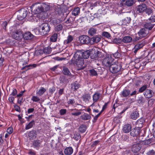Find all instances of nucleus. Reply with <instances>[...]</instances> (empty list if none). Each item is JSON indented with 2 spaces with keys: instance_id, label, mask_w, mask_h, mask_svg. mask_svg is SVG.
Masks as SVG:
<instances>
[{
  "instance_id": "obj_1",
  "label": "nucleus",
  "mask_w": 155,
  "mask_h": 155,
  "mask_svg": "<svg viewBox=\"0 0 155 155\" xmlns=\"http://www.w3.org/2000/svg\"><path fill=\"white\" fill-rule=\"evenodd\" d=\"M81 54L80 52H76L71 59L72 63L76 64V66L78 68V70L83 69L84 68L83 66L84 63V60L81 57Z\"/></svg>"
},
{
  "instance_id": "obj_2",
  "label": "nucleus",
  "mask_w": 155,
  "mask_h": 155,
  "mask_svg": "<svg viewBox=\"0 0 155 155\" xmlns=\"http://www.w3.org/2000/svg\"><path fill=\"white\" fill-rule=\"evenodd\" d=\"M37 5L38 6L32 9H33V11L35 14H39L41 12L47 11L50 9L49 6L44 3L38 4Z\"/></svg>"
},
{
  "instance_id": "obj_3",
  "label": "nucleus",
  "mask_w": 155,
  "mask_h": 155,
  "mask_svg": "<svg viewBox=\"0 0 155 155\" xmlns=\"http://www.w3.org/2000/svg\"><path fill=\"white\" fill-rule=\"evenodd\" d=\"M50 30V25L48 23H45L39 26L38 31L40 35H44L47 34Z\"/></svg>"
},
{
  "instance_id": "obj_4",
  "label": "nucleus",
  "mask_w": 155,
  "mask_h": 155,
  "mask_svg": "<svg viewBox=\"0 0 155 155\" xmlns=\"http://www.w3.org/2000/svg\"><path fill=\"white\" fill-rule=\"evenodd\" d=\"M122 66L120 63L117 61H114L109 68L110 72L112 73H116L120 71Z\"/></svg>"
},
{
  "instance_id": "obj_5",
  "label": "nucleus",
  "mask_w": 155,
  "mask_h": 155,
  "mask_svg": "<svg viewBox=\"0 0 155 155\" xmlns=\"http://www.w3.org/2000/svg\"><path fill=\"white\" fill-rule=\"evenodd\" d=\"M114 61V59L112 58L111 56L108 55L105 57L103 59L102 64L105 66L110 68Z\"/></svg>"
},
{
  "instance_id": "obj_6",
  "label": "nucleus",
  "mask_w": 155,
  "mask_h": 155,
  "mask_svg": "<svg viewBox=\"0 0 155 155\" xmlns=\"http://www.w3.org/2000/svg\"><path fill=\"white\" fill-rule=\"evenodd\" d=\"M80 43L83 44L91 45V38L87 35H82L80 36L79 39Z\"/></svg>"
},
{
  "instance_id": "obj_7",
  "label": "nucleus",
  "mask_w": 155,
  "mask_h": 155,
  "mask_svg": "<svg viewBox=\"0 0 155 155\" xmlns=\"http://www.w3.org/2000/svg\"><path fill=\"white\" fill-rule=\"evenodd\" d=\"M27 11L24 9H21L17 12V18L19 20H22L27 16Z\"/></svg>"
},
{
  "instance_id": "obj_8",
  "label": "nucleus",
  "mask_w": 155,
  "mask_h": 155,
  "mask_svg": "<svg viewBox=\"0 0 155 155\" xmlns=\"http://www.w3.org/2000/svg\"><path fill=\"white\" fill-rule=\"evenodd\" d=\"M147 8V5L144 4H142L137 6L136 11L137 13H142L145 12Z\"/></svg>"
},
{
  "instance_id": "obj_9",
  "label": "nucleus",
  "mask_w": 155,
  "mask_h": 155,
  "mask_svg": "<svg viewBox=\"0 0 155 155\" xmlns=\"http://www.w3.org/2000/svg\"><path fill=\"white\" fill-rule=\"evenodd\" d=\"M23 35L20 30L15 31L13 32L12 36L13 38L17 40H19L23 37Z\"/></svg>"
},
{
  "instance_id": "obj_10",
  "label": "nucleus",
  "mask_w": 155,
  "mask_h": 155,
  "mask_svg": "<svg viewBox=\"0 0 155 155\" xmlns=\"http://www.w3.org/2000/svg\"><path fill=\"white\" fill-rule=\"evenodd\" d=\"M145 45V42L144 41H142L136 44L133 49L134 52L136 54L138 50L142 48Z\"/></svg>"
},
{
  "instance_id": "obj_11",
  "label": "nucleus",
  "mask_w": 155,
  "mask_h": 155,
  "mask_svg": "<svg viewBox=\"0 0 155 155\" xmlns=\"http://www.w3.org/2000/svg\"><path fill=\"white\" fill-rule=\"evenodd\" d=\"M141 145L140 143H134L132 145L131 150L134 153H138L141 149Z\"/></svg>"
},
{
  "instance_id": "obj_12",
  "label": "nucleus",
  "mask_w": 155,
  "mask_h": 155,
  "mask_svg": "<svg viewBox=\"0 0 155 155\" xmlns=\"http://www.w3.org/2000/svg\"><path fill=\"white\" fill-rule=\"evenodd\" d=\"M76 52H80L81 53V57L82 56L83 58L84 59H87L91 55V51L89 50H87L84 51H77Z\"/></svg>"
},
{
  "instance_id": "obj_13",
  "label": "nucleus",
  "mask_w": 155,
  "mask_h": 155,
  "mask_svg": "<svg viewBox=\"0 0 155 155\" xmlns=\"http://www.w3.org/2000/svg\"><path fill=\"white\" fill-rule=\"evenodd\" d=\"M37 136V133L35 130H32L28 133V137L30 140L35 139Z\"/></svg>"
},
{
  "instance_id": "obj_14",
  "label": "nucleus",
  "mask_w": 155,
  "mask_h": 155,
  "mask_svg": "<svg viewBox=\"0 0 155 155\" xmlns=\"http://www.w3.org/2000/svg\"><path fill=\"white\" fill-rule=\"evenodd\" d=\"M134 4V0H122L120 4L122 5H126L130 7L132 6Z\"/></svg>"
},
{
  "instance_id": "obj_15",
  "label": "nucleus",
  "mask_w": 155,
  "mask_h": 155,
  "mask_svg": "<svg viewBox=\"0 0 155 155\" xmlns=\"http://www.w3.org/2000/svg\"><path fill=\"white\" fill-rule=\"evenodd\" d=\"M92 50V51H91V58L93 59L97 58L100 55V52L95 49Z\"/></svg>"
},
{
  "instance_id": "obj_16",
  "label": "nucleus",
  "mask_w": 155,
  "mask_h": 155,
  "mask_svg": "<svg viewBox=\"0 0 155 155\" xmlns=\"http://www.w3.org/2000/svg\"><path fill=\"white\" fill-rule=\"evenodd\" d=\"M140 129L136 127L134 129H132L130 133L131 136L133 137H135L140 135Z\"/></svg>"
},
{
  "instance_id": "obj_17",
  "label": "nucleus",
  "mask_w": 155,
  "mask_h": 155,
  "mask_svg": "<svg viewBox=\"0 0 155 155\" xmlns=\"http://www.w3.org/2000/svg\"><path fill=\"white\" fill-rule=\"evenodd\" d=\"M101 38V36L99 35H97L91 38V45L99 42L100 41Z\"/></svg>"
},
{
  "instance_id": "obj_18",
  "label": "nucleus",
  "mask_w": 155,
  "mask_h": 155,
  "mask_svg": "<svg viewBox=\"0 0 155 155\" xmlns=\"http://www.w3.org/2000/svg\"><path fill=\"white\" fill-rule=\"evenodd\" d=\"M138 33L141 38L147 36L148 33V31L145 28H142L140 29Z\"/></svg>"
},
{
  "instance_id": "obj_19",
  "label": "nucleus",
  "mask_w": 155,
  "mask_h": 155,
  "mask_svg": "<svg viewBox=\"0 0 155 155\" xmlns=\"http://www.w3.org/2000/svg\"><path fill=\"white\" fill-rule=\"evenodd\" d=\"M34 36L30 32L25 33L23 35L24 39L26 40H31L34 38Z\"/></svg>"
},
{
  "instance_id": "obj_20",
  "label": "nucleus",
  "mask_w": 155,
  "mask_h": 155,
  "mask_svg": "<svg viewBox=\"0 0 155 155\" xmlns=\"http://www.w3.org/2000/svg\"><path fill=\"white\" fill-rule=\"evenodd\" d=\"M131 125L127 124L124 125L123 127V131L124 133H128L131 131Z\"/></svg>"
},
{
  "instance_id": "obj_21",
  "label": "nucleus",
  "mask_w": 155,
  "mask_h": 155,
  "mask_svg": "<svg viewBox=\"0 0 155 155\" xmlns=\"http://www.w3.org/2000/svg\"><path fill=\"white\" fill-rule=\"evenodd\" d=\"M144 122V120L143 118H141L138 120L136 122V127L139 128L140 129L143 125V123Z\"/></svg>"
},
{
  "instance_id": "obj_22",
  "label": "nucleus",
  "mask_w": 155,
  "mask_h": 155,
  "mask_svg": "<svg viewBox=\"0 0 155 155\" xmlns=\"http://www.w3.org/2000/svg\"><path fill=\"white\" fill-rule=\"evenodd\" d=\"M42 141L39 140H35L33 142V145L35 148H38L41 147Z\"/></svg>"
},
{
  "instance_id": "obj_23",
  "label": "nucleus",
  "mask_w": 155,
  "mask_h": 155,
  "mask_svg": "<svg viewBox=\"0 0 155 155\" xmlns=\"http://www.w3.org/2000/svg\"><path fill=\"white\" fill-rule=\"evenodd\" d=\"M144 96L147 98H149L153 95V91L150 89H147L144 94Z\"/></svg>"
},
{
  "instance_id": "obj_24",
  "label": "nucleus",
  "mask_w": 155,
  "mask_h": 155,
  "mask_svg": "<svg viewBox=\"0 0 155 155\" xmlns=\"http://www.w3.org/2000/svg\"><path fill=\"white\" fill-rule=\"evenodd\" d=\"M37 66V65L35 64H30L28 65H26L23 67L21 70H25V71L28 70L29 69L36 67Z\"/></svg>"
},
{
  "instance_id": "obj_25",
  "label": "nucleus",
  "mask_w": 155,
  "mask_h": 155,
  "mask_svg": "<svg viewBox=\"0 0 155 155\" xmlns=\"http://www.w3.org/2000/svg\"><path fill=\"white\" fill-rule=\"evenodd\" d=\"M139 117V113L136 110L134 111L130 114V118L133 120H136Z\"/></svg>"
},
{
  "instance_id": "obj_26",
  "label": "nucleus",
  "mask_w": 155,
  "mask_h": 155,
  "mask_svg": "<svg viewBox=\"0 0 155 155\" xmlns=\"http://www.w3.org/2000/svg\"><path fill=\"white\" fill-rule=\"evenodd\" d=\"M73 152V150L72 147H68L66 148L64 150V153L67 155H71Z\"/></svg>"
},
{
  "instance_id": "obj_27",
  "label": "nucleus",
  "mask_w": 155,
  "mask_h": 155,
  "mask_svg": "<svg viewBox=\"0 0 155 155\" xmlns=\"http://www.w3.org/2000/svg\"><path fill=\"white\" fill-rule=\"evenodd\" d=\"M71 86V89L74 90V91H76L80 87V85L77 81H76L73 83H72Z\"/></svg>"
},
{
  "instance_id": "obj_28",
  "label": "nucleus",
  "mask_w": 155,
  "mask_h": 155,
  "mask_svg": "<svg viewBox=\"0 0 155 155\" xmlns=\"http://www.w3.org/2000/svg\"><path fill=\"white\" fill-rule=\"evenodd\" d=\"M63 73L65 75L70 76L71 75V74L68 69V68L65 66L63 67L62 70Z\"/></svg>"
},
{
  "instance_id": "obj_29",
  "label": "nucleus",
  "mask_w": 155,
  "mask_h": 155,
  "mask_svg": "<svg viewBox=\"0 0 155 155\" xmlns=\"http://www.w3.org/2000/svg\"><path fill=\"white\" fill-rule=\"evenodd\" d=\"M132 40V38L130 36H127L124 37L122 39V41L125 43H129Z\"/></svg>"
},
{
  "instance_id": "obj_30",
  "label": "nucleus",
  "mask_w": 155,
  "mask_h": 155,
  "mask_svg": "<svg viewBox=\"0 0 155 155\" xmlns=\"http://www.w3.org/2000/svg\"><path fill=\"white\" fill-rule=\"evenodd\" d=\"M130 91L128 89H124L122 92L121 94L123 97H126L128 96H130Z\"/></svg>"
},
{
  "instance_id": "obj_31",
  "label": "nucleus",
  "mask_w": 155,
  "mask_h": 155,
  "mask_svg": "<svg viewBox=\"0 0 155 155\" xmlns=\"http://www.w3.org/2000/svg\"><path fill=\"white\" fill-rule=\"evenodd\" d=\"M74 39V37L71 35H69L66 40L64 41V43L65 45L68 44L71 42Z\"/></svg>"
},
{
  "instance_id": "obj_32",
  "label": "nucleus",
  "mask_w": 155,
  "mask_h": 155,
  "mask_svg": "<svg viewBox=\"0 0 155 155\" xmlns=\"http://www.w3.org/2000/svg\"><path fill=\"white\" fill-rule=\"evenodd\" d=\"M82 98L84 101H89L91 98L90 95L89 94H84L82 96Z\"/></svg>"
},
{
  "instance_id": "obj_33",
  "label": "nucleus",
  "mask_w": 155,
  "mask_h": 155,
  "mask_svg": "<svg viewBox=\"0 0 155 155\" xmlns=\"http://www.w3.org/2000/svg\"><path fill=\"white\" fill-rule=\"evenodd\" d=\"M101 96L100 93H95L93 96V101L94 102H97L100 98Z\"/></svg>"
},
{
  "instance_id": "obj_34",
  "label": "nucleus",
  "mask_w": 155,
  "mask_h": 155,
  "mask_svg": "<svg viewBox=\"0 0 155 155\" xmlns=\"http://www.w3.org/2000/svg\"><path fill=\"white\" fill-rule=\"evenodd\" d=\"M154 26V24H152L150 22L146 23L144 25V27L146 29L151 30Z\"/></svg>"
},
{
  "instance_id": "obj_35",
  "label": "nucleus",
  "mask_w": 155,
  "mask_h": 155,
  "mask_svg": "<svg viewBox=\"0 0 155 155\" xmlns=\"http://www.w3.org/2000/svg\"><path fill=\"white\" fill-rule=\"evenodd\" d=\"M81 117L82 120H88L90 119L91 118V117L90 115L86 113L81 115Z\"/></svg>"
},
{
  "instance_id": "obj_36",
  "label": "nucleus",
  "mask_w": 155,
  "mask_h": 155,
  "mask_svg": "<svg viewBox=\"0 0 155 155\" xmlns=\"http://www.w3.org/2000/svg\"><path fill=\"white\" fill-rule=\"evenodd\" d=\"M35 124V121L32 120L28 124L26 125L25 127V129L28 130L29 129L31 128Z\"/></svg>"
},
{
  "instance_id": "obj_37",
  "label": "nucleus",
  "mask_w": 155,
  "mask_h": 155,
  "mask_svg": "<svg viewBox=\"0 0 155 155\" xmlns=\"http://www.w3.org/2000/svg\"><path fill=\"white\" fill-rule=\"evenodd\" d=\"M80 12V9L79 8L76 7L74 8L72 12V14L74 16L78 15Z\"/></svg>"
},
{
  "instance_id": "obj_38",
  "label": "nucleus",
  "mask_w": 155,
  "mask_h": 155,
  "mask_svg": "<svg viewBox=\"0 0 155 155\" xmlns=\"http://www.w3.org/2000/svg\"><path fill=\"white\" fill-rule=\"evenodd\" d=\"M46 90L45 88L41 87L39 91L37 92L36 94L39 96H41L45 92Z\"/></svg>"
},
{
  "instance_id": "obj_39",
  "label": "nucleus",
  "mask_w": 155,
  "mask_h": 155,
  "mask_svg": "<svg viewBox=\"0 0 155 155\" xmlns=\"http://www.w3.org/2000/svg\"><path fill=\"white\" fill-rule=\"evenodd\" d=\"M130 21L131 18L130 17H127L123 20L122 25H127V24L130 23Z\"/></svg>"
},
{
  "instance_id": "obj_40",
  "label": "nucleus",
  "mask_w": 155,
  "mask_h": 155,
  "mask_svg": "<svg viewBox=\"0 0 155 155\" xmlns=\"http://www.w3.org/2000/svg\"><path fill=\"white\" fill-rule=\"evenodd\" d=\"M97 30L94 28H91L88 31V33L91 36H93L96 34Z\"/></svg>"
},
{
  "instance_id": "obj_41",
  "label": "nucleus",
  "mask_w": 155,
  "mask_h": 155,
  "mask_svg": "<svg viewBox=\"0 0 155 155\" xmlns=\"http://www.w3.org/2000/svg\"><path fill=\"white\" fill-rule=\"evenodd\" d=\"M87 129L86 125L83 124L81 125L79 128V131L82 133L84 132Z\"/></svg>"
},
{
  "instance_id": "obj_42",
  "label": "nucleus",
  "mask_w": 155,
  "mask_h": 155,
  "mask_svg": "<svg viewBox=\"0 0 155 155\" xmlns=\"http://www.w3.org/2000/svg\"><path fill=\"white\" fill-rule=\"evenodd\" d=\"M153 142V139H149L147 140H146L143 141L142 143L143 145H147Z\"/></svg>"
},
{
  "instance_id": "obj_43",
  "label": "nucleus",
  "mask_w": 155,
  "mask_h": 155,
  "mask_svg": "<svg viewBox=\"0 0 155 155\" xmlns=\"http://www.w3.org/2000/svg\"><path fill=\"white\" fill-rule=\"evenodd\" d=\"M57 38V34L56 33L54 34L50 38V40L51 41L55 42L56 41Z\"/></svg>"
},
{
  "instance_id": "obj_44",
  "label": "nucleus",
  "mask_w": 155,
  "mask_h": 155,
  "mask_svg": "<svg viewBox=\"0 0 155 155\" xmlns=\"http://www.w3.org/2000/svg\"><path fill=\"white\" fill-rule=\"evenodd\" d=\"M63 26L61 24H60L58 25L55 28V30L57 31H59L62 30Z\"/></svg>"
},
{
  "instance_id": "obj_45",
  "label": "nucleus",
  "mask_w": 155,
  "mask_h": 155,
  "mask_svg": "<svg viewBox=\"0 0 155 155\" xmlns=\"http://www.w3.org/2000/svg\"><path fill=\"white\" fill-rule=\"evenodd\" d=\"M44 53L47 54H49L51 52V49L49 47L44 48L43 50Z\"/></svg>"
},
{
  "instance_id": "obj_46",
  "label": "nucleus",
  "mask_w": 155,
  "mask_h": 155,
  "mask_svg": "<svg viewBox=\"0 0 155 155\" xmlns=\"http://www.w3.org/2000/svg\"><path fill=\"white\" fill-rule=\"evenodd\" d=\"M146 155H155V150L152 149L147 151L146 153Z\"/></svg>"
},
{
  "instance_id": "obj_47",
  "label": "nucleus",
  "mask_w": 155,
  "mask_h": 155,
  "mask_svg": "<svg viewBox=\"0 0 155 155\" xmlns=\"http://www.w3.org/2000/svg\"><path fill=\"white\" fill-rule=\"evenodd\" d=\"M31 100L34 102H37L39 101L40 100L39 98L37 96H33Z\"/></svg>"
},
{
  "instance_id": "obj_48",
  "label": "nucleus",
  "mask_w": 155,
  "mask_h": 155,
  "mask_svg": "<svg viewBox=\"0 0 155 155\" xmlns=\"http://www.w3.org/2000/svg\"><path fill=\"white\" fill-rule=\"evenodd\" d=\"M145 99L143 97H139L138 100V102L139 104H142L145 102Z\"/></svg>"
},
{
  "instance_id": "obj_49",
  "label": "nucleus",
  "mask_w": 155,
  "mask_h": 155,
  "mask_svg": "<svg viewBox=\"0 0 155 155\" xmlns=\"http://www.w3.org/2000/svg\"><path fill=\"white\" fill-rule=\"evenodd\" d=\"M102 36L108 38L110 37L111 36L110 34L108 32L104 31L103 32L102 34Z\"/></svg>"
},
{
  "instance_id": "obj_50",
  "label": "nucleus",
  "mask_w": 155,
  "mask_h": 155,
  "mask_svg": "<svg viewBox=\"0 0 155 155\" xmlns=\"http://www.w3.org/2000/svg\"><path fill=\"white\" fill-rule=\"evenodd\" d=\"M147 86L148 85H147L143 86L140 88L139 91V92L140 93L143 92L147 88Z\"/></svg>"
},
{
  "instance_id": "obj_51",
  "label": "nucleus",
  "mask_w": 155,
  "mask_h": 155,
  "mask_svg": "<svg viewBox=\"0 0 155 155\" xmlns=\"http://www.w3.org/2000/svg\"><path fill=\"white\" fill-rule=\"evenodd\" d=\"M2 23L1 24L3 28L5 30H6V27L8 25V22L7 21H2Z\"/></svg>"
},
{
  "instance_id": "obj_52",
  "label": "nucleus",
  "mask_w": 155,
  "mask_h": 155,
  "mask_svg": "<svg viewBox=\"0 0 155 155\" xmlns=\"http://www.w3.org/2000/svg\"><path fill=\"white\" fill-rule=\"evenodd\" d=\"M146 14H147L148 15H151L153 12V10L150 8H147L145 11Z\"/></svg>"
},
{
  "instance_id": "obj_53",
  "label": "nucleus",
  "mask_w": 155,
  "mask_h": 155,
  "mask_svg": "<svg viewBox=\"0 0 155 155\" xmlns=\"http://www.w3.org/2000/svg\"><path fill=\"white\" fill-rule=\"evenodd\" d=\"M89 71L91 74L92 76H96L97 74V72L94 69L90 70Z\"/></svg>"
},
{
  "instance_id": "obj_54",
  "label": "nucleus",
  "mask_w": 155,
  "mask_h": 155,
  "mask_svg": "<svg viewBox=\"0 0 155 155\" xmlns=\"http://www.w3.org/2000/svg\"><path fill=\"white\" fill-rule=\"evenodd\" d=\"M155 102V100L153 99H149L148 101V103L149 105L150 106H152V105L154 104Z\"/></svg>"
},
{
  "instance_id": "obj_55",
  "label": "nucleus",
  "mask_w": 155,
  "mask_h": 155,
  "mask_svg": "<svg viewBox=\"0 0 155 155\" xmlns=\"http://www.w3.org/2000/svg\"><path fill=\"white\" fill-rule=\"evenodd\" d=\"M13 131V129L12 127H8L7 130V132L8 133V134H11L12 133Z\"/></svg>"
},
{
  "instance_id": "obj_56",
  "label": "nucleus",
  "mask_w": 155,
  "mask_h": 155,
  "mask_svg": "<svg viewBox=\"0 0 155 155\" xmlns=\"http://www.w3.org/2000/svg\"><path fill=\"white\" fill-rule=\"evenodd\" d=\"M80 137L81 136L80 134H77L76 133L74 134V136L73 137L74 138L77 140L80 139Z\"/></svg>"
},
{
  "instance_id": "obj_57",
  "label": "nucleus",
  "mask_w": 155,
  "mask_h": 155,
  "mask_svg": "<svg viewBox=\"0 0 155 155\" xmlns=\"http://www.w3.org/2000/svg\"><path fill=\"white\" fill-rule=\"evenodd\" d=\"M121 40L120 38H116L114 40V42L115 43H120L121 41Z\"/></svg>"
},
{
  "instance_id": "obj_58",
  "label": "nucleus",
  "mask_w": 155,
  "mask_h": 155,
  "mask_svg": "<svg viewBox=\"0 0 155 155\" xmlns=\"http://www.w3.org/2000/svg\"><path fill=\"white\" fill-rule=\"evenodd\" d=\"M17 90L16 89L14 88L11 95L13 96H15L16 95H17Z\"/></svg>"
},
{
  "instance_id": "obj_59",
  "label": "nucleus",
  "mask_w": 155,
  "mask_h": 155,
  "mask_svg": "<svg viewBox=\"0 0 155 155\" xmlns=\"http://www.w3.org/2000/svg\"><path fill=\"white\" fill-rule=\"evenodd\" d=\"M99 142L100 141L98 140L94 141L92 144L91 145V147H94L95 146H97Z\"/></svg>"
},
{
  "instance_id": "obj_60",
  "label": "nucleus",
  "mask_w": 155,
  "mask_h": 155,
  "mask_svg": "<svg viewBox=\"0 0 155 155\" xmlns=\"http://www.w3.org/2000/svg\"><path fill=\"white\" fill-rule=\"evenodd\" d=\"M81 114V112H73L71 113V114L72 115L78 116L80 115Z\"/></svg>"
},
{
  "instance_id": "obj_61",
  "label": "nucleus",
  "mask_w": 155,
  "mask_h": 155,
  "mask_svg": "<svg viewBox=\"0 0 155 155\" xmlns=\"http://www.w3.org/2000/svg\"><path fill=\"white\" fill-rule=\"evenodd\" d=\"M55 90V88L54 87H53L51 88H50L49 90V92L51 94H52Z\"/></svg>"
},
{
  "instance_id": "obj_62",
  "label": "nucleus",
  "mask_w": 155,
  "mask_h": 155,
  "mask_svg": "<svg viewBox=\"0 0 155 155\" xmlns=\"http://www.w3.org/2000/svg\"><path fill=\"white\" fill-rule=\"evenodd\" d=\"M66 112V110L65 109H61L60 110V113L61 115L64 114Z\"/></svg>"
},
{
  "instance_id": "obj_63",
  "label": "nucleus",
  "mask_w": 155,
  "mask_h": 155,
  "mask_svg": "<svg viewBox=\"0 0 155 155\" xmlns=\"http://www.w3.org/2000/svg\"><path fill=\"white\" fill-rule=\"evenodd\" d=\"M67 80L65 77H62L60 80V82L62 83H65L66 82Z\"/></svg>"
},
{
  "instance_id": "obj_64",
  "label": "nucleus",
  "mask_w": 155,
  "mask_h": 155,
  "mask_svg": "<svg viewBox=\"0 0 155 155\" xmlns=\"http://www.w3.org/2000/svg\"><path fill=\"white\" fill-rule=\"evenodd\" d=\"M149 20L151 22H155V15L151 16L149 18Z\"/></svg>"
}]
</instances>
